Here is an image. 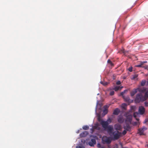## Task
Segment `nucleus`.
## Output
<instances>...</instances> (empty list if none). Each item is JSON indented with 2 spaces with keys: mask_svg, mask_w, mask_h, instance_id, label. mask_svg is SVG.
Segmentation results:
<instances>
[{
  "mask_svg": "<svg viewBox=\"0 0 148 148\" xmlns=\"http://www.w3.org/2000/svg\"><path fill=\"white\" fill-rule=\"evenodd\" d=\"M110 126L112 128V129L110 132L108 131V128L106 129L105 130L107 131L108 133L111 136L112 135L113 136L114 140H116L118 139L121 136V133L118 131L113 132V127L112 125H110Z\"/></svg>",
  "mask_w": 148,
  "mask_h": 148,
  "instance_id": "nucleus-1",
  "label": "nucleus"
},
{
  "mask_svg": "<svg viewBox=\"0 0 148 148\" xmlns=\"http://www.w3.org/2000/svg\"><path fill=\"white\" fill-rule=\"evenodd\" d=\"M98 121L100 122V124L102 125L104 129V130L108 128L109 131L110 132L112 129V128L110 125H108V123L107 121H103L101 119L100 116H99L98 118Z\"/></svg>",
  "mask_w": 148,
  "mask_h": 148,
  "instance_id": "nucleus-2",
  "label": "nucleus"
},
{
  "mask_svg": "<svg viewBox=\"0 0 148 148\" xmlns=\"http://www.w3.org/2000/svg\"><path fill=\"white\" fill-rule=\"evenodd\" d=\"M146 100V98L141 93H138L136 96L135 101L136 103H139L140 101H144Z\"/></svg>",
  "mask_w": 148,
  "mask_h": 148,
  "instance_id": "nucleus-3",
  "label": "nucleus"
},
{
  "mask_svg": "<svg viewBox=\"0 0 148 148\" xmlns=\"http://www.w3.org/2000/svg\"><path fill=\"white\" fill-rule=\"evenodd\" d=\"M124 116L126 117L125 123H131L132 118V115L129 114L128 112H126L124 114Z\"/></svg>",
  "mask_w": 148,
  "mask_h": 148,
  "instance_id": "nucleus-4",
  "label": "nucleus"
},
{
  "mask_svg": "<svg viewBox=\"0 0 148 148\" xmlns=\"http://www.w3.org/2000/svg\"><path fill=\"white\" fill-rule=\"evenodd\" d=\"M102 140L103 143V144H110L111 142V140L110 138L106 136H103L102 138Z\"/></svg>",
  "mask_w": 148,
  "mask_h": 148,
  "instance_id": "nucleus-5",
  "label": "nucleus"
},
{
  "mask_svg": "<svg viewBox=\"0 0 148 148\" xmlns=\"http://www.w3.org/2000/svg\"><path fill=\"white\" fill-rule=\"evenodd\" d=\"M147 128L145 127H143L142 128L139 129H138V131L140 135H144V132L146 130Z\"/></svg>",
  "mask_w": 148,
  "mask_h": 148,
  "instance_id": "nucleus-6",
  "label": "nucleus"
},
{
  "mask_svg": "<svg viewBox=\"0 0 148 148\" xmlns=\"http://www.w3.org/2000/svg\"><path fill=\"white\" fill-rule=\"evenodd\" d=\"M125 125L124 126V128L125 130L127 131H130L131 130V127L130 124L131 123H125Z\"/></svg>",
  "mask_w": 148,
  "mask_h": 148,
  "instance_id": "nucleus-7",
  "label": "nucleus"
},
{
  "mask_svg": "<svg viewBox=\"0 0 148 148\" xmlns=\"http://www.w3.org/2000/svg\"><path fill=\"white\" fill-rule=\"evenodd\" d=\"M139 112L141 114H143L145 112V109L143 106H140L139 107Z\"/></svg>",
  "mask_w": 148,
  "mask_h": 148,
  "instance_id": "nucleus-8",
  "label": "nucleus"
},
{
  "mask_svg": "<svg viewBox=\"0 0 148 148\" xmlns=\"http://www.w3.org/2000/svg\"><path fill=\"white\" fill-rule=\"evenodd\" d=\"M137 89L139 92L141 93H144L147 91V88L143 87L142 88H137Z\"/></svg>",
  "mask_w": 148,
  "mask_h": 148,
  "instance_id": "nucleus-9",
  "label": "nucleus"
},
{
  "mask_svg": "<svg viewBox=\"0 0 148 148\" xmlns=\"http://www.w3.org/2000/svg\"><path fill=\"white\" fill-rule=\"evenodd\" d=\"M114 128L115 130H121L122 128L121 125L119 124H116L114 125Z\"/></svg>",
  "mask_w": 148,
  "mask_h": 148,
  "instance_id": "nucleus-10",
  "label": "nucleus"
},
{
  "mask_svg": "<svg viewBox=\"0 0 148 148\" xmlns=\"http://www.w3.org/2000/svg\"><path fill=\"white\" fill-rule=\"evenodd\" d=\"M88 134V133L86 131L83 132L80 134V137H83L86 136Z\"/></svg>",
  "mask_w": 148,
  "mask_h": 148,
  "instance_id": "nucleus-11",
  "label": "nucleus"
},
{
  "mask_svg": "<svg viewBox=\"0 0 148 148\" xmlns=\"http://www.w3.org/2000/svg\"><path fill=\"white\" fill-rule=\"evenodd\" d=\"M120 111L118 108H116L114 110L113 112L114 114L117 115L120 112Z\"/></svg>",
  "mask_w": 148,
  "mask_h": 148,
  "instance_id": "nucleus-12",
  "label": "nucleus"
},
{
  "mask_svg": "<svg viewBox=\"0 0 148 148\" xmlns=\"http://www.w3.org/2000/svg\"><path fill=\"white\" fill-rule=\"evenodd\" d=\"M137 89H134L131 92V95L132 97L134 96L135 94L137 92Z\"/></svg>",
  "mask_w": 148,
  "mask_h": 148,
  "instance_id": "nucleus-13",
  "label": "nucleus"
},
{
  "mask_svg": "<svg viewBox=\"0 0 148 148\" xmlns=\"http://www.w3.org/2000/svg\"><path fill=\"white\" fill-rule=\"evenodd\" d=\"M118 122L121 123H123L124 121V119L122 117H119L118 119Z\"/></svg>",
  "mask_w": 148,
  "mask_h": 148,
  "instance_id": "nucleus-14",
  "label": "nucleus"
},
{
  "mask_svg": "<svg viewBox=\"0 0 148 148\" xmlns=\"http://www.w3.org/2000/svg\"><path fill=\"white\" fill-rule=\"evenodd\" d=\"M146 81L145 80H142L141 82V85L142 86H144L145 84Z\"/></svg>",
  "mask_w": 148,
  "mask_h": 148,
  "instance_id": "nucleus-15",
  "label": "nucleus"
},
{
  "mask_svg": "<svg viewBox=\"0 0 148 148\" xmlns=\"http://www.w3.org/2000/svg\"><path fill=\"white\" fill-rule=\"evenodd\" d=\"M92 131H93L94 129H99V127L97 125H96L94 126H93L92 127V128L91 129Z\"/></svg>",
  "mask_w": 148,
  "mask_h": 148,
  "instance_id": "nucleus-16",
  "label": "nucleus"
},
{
  "mask_svg": "<svg viewBox=\"0 0 148 148\" xmlns=\"http://www.w3.org/2000/svg\"><path fill=\"white\" fill-rule=\"evenodd\" d=\"M144 97H145V98H146V100L147 99L148 97V89L145 92V95Z\"/></svg>",
  "mask_w": 148,
  "mask_h": 148,
  "instance_id": "nucleus-17",
  "label": "nucleus"
},
{
  "mask_svg": "<svg viewBox=\"0 0 148 148\" xmlns=\"http://www.w3.org/2000/svg\"><path fill=\"white\" fill-rule=\"evenodd\" d=\"M82 128L84 130H87L89 129V127L88 125H86L82 127Z\"/></svg>",
  "mask_w": 148,
  "mask_h": 148,
  "instance_id": "nucleus-18",
  "label": "nucleus"
},
{
  "mask_svg": "<svg viewBox=\"0 0 148 148\" xmlns=\"http://www.w3.org/2000/svg\"><path fill=\"white\" fill-rule=\"evenodd\" d=\"M124 99L125 101L127 102H129L130 100V98L129 97H124Z\"/></svg>",
  "mask_w": 148,
  "mask_h": 148,
  "instance_id": "nucleus-19",
  "label": "nucleus"
},
{
  "mask_svg": "<svg viewBox=\"0 0 148 148\" xmlns=\"http://www.w3.org/2000/svg\"><path fill=\"white\" fill-rule=\"evenodd\" d=\"M121 106L122 108L124 110H125L127 106V104L126 103H123L122 104Z\"/></svg>",
  "mask_w": 148,
  "mask_h": 148,
  "instance_id": "nucleus-20",
  "label": "nucleus"
},
{
  "mask_svg": "<svg viewBox=\"0 0 148 148\" xmlns=\"http://www.w3.org/2000/svg\"><path fill=\"white\" fill-rule=\"evenodd\" d=\"M97 146L98 148H105L104 146H102L100 143H98Z\"/></svg>",
  "mask_w": 148,
  "mask_h": 148,
  "instance_id": "nucleus-21",
  "label": "nucleus"
},
{
  "mask_svg": "<svg viewBox=\"0 0 148 148\" xmlns=\"http://www.w3.org/2000/svg\"><path fill=\"white\" fill-rule=\"evenodd\" d=\"M100 83L101 84H103V85L104 86H106L108 84V83L107 82H101Z\"/></svg>",
  "mask_w": 148,
  "mask_h": 148,
  "instance_id": "nucleus-22",
  "label": "nucleus"
},
{
  "mask_svg": "<svg viewBox=\"0 0 148 148\" xmlns=\"http://www.w3.org/2000/svg\"><path fill=\"white\" fill-rule=\"evenodd\" d=\"M90 141L95 145L96 143V141L95 139L92 138L91 139Z\"/></svg>",
  "mask_w": 148,
  "mask_h": 148,
  "instance_id": "nucleus-23",
  "label": "nucleus"
},
{
  "mask_svg": "<svg viewBox=\"0 0 148 148\" xmlns=\"http://www.w3.org/2000/svg\"><path fill=\"white\" fill-rule=\"evenodd\" d=\"M139 114L137 112H135L134 113L133 116L134 118H136L137 117V116Z\"/></svg>",
  "mask_w": 148,
  "mask_h": 148,
  "instance_id": "nucleus-24",
  "label": "nucleus"
},
{
  "mask_svg": "<svg viewBox=\"0 0 148 148\" xmlns=\"http://www.w3.org/2000/svg\"><path fill=\"white\" fill-rule=\"evenodd\" d=\"M128 90H124L123 92H122L120 94L121 95L123 96L124 93L126 92H127Z\"/></svg>",
  "mask_w": 148,
  "mask_h": 148,
  "instance_id": "nucleus-25",
  "label": "nucleus"
},
{
  "mask_svg": "<svg viewBox=\"0 0 148 148\" xmlns=\"http://www.w3.org/2000/svg\"><path fill=\"white\" fill-rule=\"evenodd\" d=\"M120 87L119 86H116L115 87L114 89L115 91H117L119 89Z\"/></svg>",
  "mask_w": 148,
  "mask_h": 148,
  "instance_id": "nucleus-26",
  "label": "nucleus"
},
{
  "mask_svg": "<svg viewBox=\"0 0 148 148\" xmlns=\"http://www.w3.org/2000/svg\"><path fill=\"white\" fill-rule=\"evenodd\" d=\"M108 63H109L112 66H113V64L112 63V62L110 61V60H108Z\"/></svg>",
  "mask_w": 148,
  "mask_h": 148,
  "instance_id": "nucleus-27",
  "label": "nucleus"
},
{
  "mask_svg": "<svg viewBox=\"0 0 148 148\" xmlns=\"http://www.w3.org/2000/svg\"><path fill=\"white\" fill-rule=\"evenodd\" d=\"M108 110L106 108H105L103 110V112L105 114H107V113H108Z\"/></svg>",
  "mask_w": 148,
  "mask_h": 148,
  "instance_id": "nucleus-28",
  "label": "nucleus"
},
{
  "mask_svg": "<svg viewBox=\"0 0 148 148\" xmlns=\"http://www.w3.org/2000/svg\"><path fill=\"white\" fill-rule=\"evenodd\" d=\"M114 91L113 90H112V91H110V95L111 96H112L114 95Z\"/></svg>",
  "mask_w": 148,
  "mask_h": 148,
  "instance_id": "nucleus-29",
  "label": "nucleus"
},
{
  "mask_svg": "<svg viewBox=\"0 0 148 148\" xmlns=\"http://www.w3.org/2000/svg\"><path fill=\"white\" fill-rule=\"evenodd\" d=\"M106 121L107 122V123H108V125L109 123H111V122L112 121V120L110 119L109 118V119H108L107 120V121Z\"/></svg>",
  "mask_w": 148,
  "mask_h": 148,
  "instance_id": "nucleus-30",
  "label": "nucleus"
},
{
  "mask_svg": "<svg viewBox=\"0 0 148 148\" xmlns=\"http://www.w3.org/2000/svg\"><path fill=\"white\" fill-rule=\"evenodd\" d=\"M88 144L91 147L93 146L94 145H95L94 144H93L92 143H91V142L90 141L88 143Z\"/></svg>",
  "mask_w": 148,
  "mask_h": 148,
  "instance_id": "nucleus-31",
  "label": "nucleus"
},
{
  "mask_svg": "<svg viewBox=\"0 0 148 148\" xmlns=\"http://www.w3.org/2000/svg\"><path fill=\"white\" fill-rule=\"evenodd\" d=\"M142 65H143V64H142V63L141 62L140 64L136 65V66L137 67H142Z\"/></svg>",
  "mask_w": 148,
  "mask_h": 148,
  "instance_id": "nucleus-32",
  "label": "nucleus"
},
{
  "mask_svg": "<svg viewBox=\"0 0 148 148\" xmlns=\"http://www.w3.org/2000/svg\"><path fill=\"white\" fill-rule=\"evenodd\" d=\"M128 70L130 72L132 71V66L130 67L128 69Z\"/></svg>",
  "mask_w": 148,
  "mask_h": 148,
  "instance_id": "nucleus-33",
  "label": "nucleus"
},
{
  "mask_svg": "<svg viewBox=\"0 0 148 148\" xmlns=\"http://www.w3.org/2000/svg\"><path fill=\"white\" fill-rule=\"evenodd\" d=\"M76 148H84V147L82 146H77Z\"/></svg>",
  "mask_w": 148,
  "mask_h": 148,
  "instance_id": "nucleus-34",
  "label": "nucleus"
},
{
  "mask_svg": "<svg viewBox=\"0 0 148 148\" xmlns=\"http://www.w3.org/2000/svg\"><path fill=\"white\" fill-rule=\"evenodd\" d=\"M127 133V132L126 131V130H124L123 132H122V134L123 135H125V134Z\"/></svg>",
  "mask_w": 148,
  "mask_h": 148,
  "instance_id": "nucleus-35",
  "label": "nucleus"
},
{
  "mask_svg": "<svg viewBox=\"0 0 148 148\" xmlns=\"http://www.w3.org/2000/svg\"><path fill=\"white\" fill-rule=\"evenodd\" d=\"M137 77H138L137 75H134V76H133V79H134L135 78H137Z\"/></svg>",
  "mask_w": 148,
  "mask_h": 148,
  "instance_id": "nucleus-36",
  "label": "nucleus"
},
{
  "mask_svg": "<svg viewBox=\"0 0 148 148\" xmlns=\"http://www.w3.org/2000/svg\"><path fill=\"white\" fill-rule=\"evenodd\" d=\"M121 84V82L120 81H118L116 82V84L117 85H120Z\"/></svg>",
  "mask_w": 148,
  "mask_h": 148,
  "instance_id": "nucleus-37",
  "label": "nucleus"
},
{
  "mask_svg": "<svg viewBox=\"0 0 148 148\" xmlns=\"http://www.w3.org/2000/svg\"><path fill=\"white\" fill-rule=\"evenodd\" d=\"M148 122V118L145 119L144 123H145Z\"/></svg>",
  "mask_w": 148,
  "mask_h": 148,
  "instance_id": "nucleus-38",
  "label": "nucleus"
},
{
  "mask_svg": "<svg viewBox=\"0 0 148 148\" xmlns=\"http://www.w3.org/2000/svg\"><path fill=\"white\" fill-rule=\"evenodd\" d=\"M138 122H135L133 123V125H136L138 123Z\"/></svg>",
  "mask_w": 148,
  "mask_h": 148,
  "instance_id": "nucleus-39",
  "label": "nucleus"
},
{
  "mask_svg": "<svg viewBox=\"0 0 148 148\" xmlns=\"http://www.w3.org/2000/svg\"><path fill=\"white\" fill-rule=\"evenodd\" d=\"M145 105L146 106H148V103L147 102H145Z\"/></svg>",
  "mask_w": 148,
  "mask_h": 148,
  "instance_id": "nucleus-40",
  "label": "nucleus"
},
{
  "mask_svg": "<svg viewBox=\"0 0 148 148\" xmlns=\"http://www.w3.org/2000/svg\"><path fill=\"white\" fill-rule=\"evenodd\" d=\"M141 63H142V64H143H143L147 63V61H144L143 62H141Z\"/></svg>",
  "mask_w": 148,
  "mask_h": 148,
  "instance_id": "nucleus-41",
  "label": "nucleus"
},
{
  "mask_svg": "<svg viewBox=\"0 0 148 148\" xmlns=\"http://www.w3.org/2000/svg\"><path fill=\"white\" fill-rule=\"evenodd\" d=\"M135 118L137 121H139V118H137L136 117Z\"/></svg>",
  "mask_w": 148,
  "mask_h": 148,
  "instance_id": "nucleus-42",
  "label": "nucleus"
},
{
  "mask_svg": "<svg viewBox=\"0 0 148 148\" xmlns=\"http://www.w3.org/2000/svg\"><path fill=\"white\" fill-rule=\"evenodd\" d=\"M148 66H146V67H144L145 69H146L147 68Z\"/></svg>",
  "mask_w": 148,
  "mask_h": 148,
  "instance_id": "nucleus-43",
  "label": "nucleus"
},
{
  "mask_svg": "<svg viewBox=\"0 0 148 148\" xmlns=\"http://www.w3.org/2000/svg\"><path fill=\"white\" fill-rule=\"evenodd\" d=\"M121 148H128V147H122Z\"/></svg>",
  "mask_w": 148,
  "mask_h": 148,
  "instance_id": "nucleus-44",
  "label": "nucleus"
},
{
  "mask_svg": "<svg viewBox=\"0 0 148 148\" xmlns=\"http://www.w3.org/2000/svg\"><path fill=\"white\" fill-rule=\"evenodd\" d=\"M123 88V87L122 86L121 87V89Z\"/></svg>",
  "mask_w": 148,
  "mask_h": 148,
  "instance_id": "nucleus-45",
  "label": "nucleus"
},
{
  "mask_svg": "<svg viewBox=\"0 0 148 148\" xmlns=\"http://www.w3.org/2000/svg\"><path fill=\"white\" fill-rule=\"evenodd\" d=\"M147 146L148 147V144L147 145Z\"/></svg>",
  "mask_w": 148,
  "mask_h": 148,
  "instance_id": "nucleus-46",
  "label": "nucleus"
},
{
  "mask_svg": "<svg viewBox=\"0 0 148 148\" xmlns=\"http://www.w3.org/2000/svg\"><path fill=\"white\" fill-rule=\"evenodd\" d=\"M105 107H106V106H104V108H105Z\"/></svg>",
  "mask_w": 148,
  "mask_h": 148,
  "instance_id": "nucleus-47",
  "label": "nucleus"
}]
</instances>
